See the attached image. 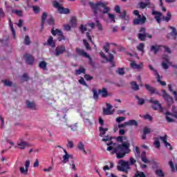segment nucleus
<instances>
[{
	"mask_svg": "<svg viewBox=\"0 0 177 177\" xmlns=\"http://www.w3.org/2000/svg\"><path fill=\"white\" fill-rule=\"evenodd\" d=\"M109 146L106 149L108 151H111V154H116L117 158L121 160V158H124L127 154H129L131 153V144L128 142H124L121 145H118L117 143L113 142L111 141L109 143L107 144Z\"/></svg>",
	"mask_w": 177,
	"mask_h": 177,
	"instance_id": "1",
	"label": "nucleus"
},
{
	"mask_svg": "<svg viewBox=\"0 0 177 177\" xmlns=\"http://www.w3.org/2000/svg\"><path fill=\"white\" fill-rule=\"evenodd\" d=\"M89 5L93 10L94 15H97V12L100 11L103 15H107L111 10L110 7L107 6L109 3L98 1L95 4L93 2H90Z\"/></svg>",
	"mask_w": 177,
	"mask_h": 177,
	"instance_id": "2",
	"label": "nucleus"
},
{
	"mask_svg": "<svg viewBox=\"0 0 177 177\" xmlns=\"http://www.w3.org/2000/svg\"><path fill=\"white\" fill-rule=\"evenodd\" d=\"M118 165L121 166H118V170L120 171L121 172L128 173V169H131V163H129L128 161L120 160H119Z\"/></svg>",
	"mask_w": 177,
	"mask_h": 177,
	"instance_id": "3",
	"label": "nucleus"
},
{
	"mask_svg": "<svg viewBox=\"0 0 177 177\" xmlns=\"http://www.w3.org/2000/svg\"><path fill=\"white\" fill-rule=\"evenodd\" d=\"M51 34L54 37L57 35V39L59 42H62V41H66V37L63 34V32L59 29L55 30V28H53V29L51 30Z\"/></svg>",
	"mask_w": 177,
	"mask_h": 177,
	"instance_id": "4",
	"label": "nucleus"
},
{
	"mask_svg": "<svg viewBox=\"0 0 177 177\" xmlns=\"http://www.w3.org/2000/svg\"><path fill=\"white\" fill-rule=\"evenodd\" d=\"M100 56H101V57H102V59H104V60H106V62H109V63H111L112 64V67H115V64H114V55H113V54L111 53H109V57H107V56H106V55L104 54V53L103 52H100Z\"/></svg>",
	"mask_w": 177,
	"mask_h": 177,
	"instance_id": "5",
	"label": "nucleus"
},
{
	"mask_svg": "<svg viewBox=\"0 0 177 177\" xmlns=\"http://www.w3.org/2000/svg\"><path fill=\"white\" fill-rule=\"evenodd\" d=\"M162 97L165 99V102H167L169 106H172L174 104V98L170 96L169 94L165 90H162Z\"/></svg>",
	"mask_w": 177,
	"mask_h": 177,
	"instance_id": "6",
	"label": "nucleus"
},
{
	"mask_svg": "<svg viewBox=\"0 0 177 177\" xmlns=\"http://www.w3.org/2000/svg\"><path fill=\"white\" fill-rule=\"evenodd\" d=\"M149 103H152V104H154L155 106H152V109L153 110H160V113H162V110H164V109H162V106H161V104L158 103V101L157 100H154L153 98H151L149 100Z\"/></svg>",
	"mask_w": 177,
	"mask_h": 177,
	"instance_id": "7",
	"label": "nucleus"
},
{
	"mask_svg": "<svg viewBox=\"0 0 177 177\" xmlns=\"http://www.w3.org/2000/svg\"><path fill=\"white\" fill-rule=\"evenodd\" d=\"M65 52H66V46H64V45H61L55 48L54 55L57 57L60 56V55H63V53H64Z\"/></svg>",
	"mask_w": 177,
	"mask_h": 177,
	"instance_id": "8",
	"label": "nucleus"
},
{
	"mask_svg": "<svg viewBox=\"0 0 177 177\" xmlns=\"http://www.w3.org/2000/svg\"><path fill=\"white\" fill-rule=\"evenodd\" d=\"M145 86L147 91H148V92H149V93L151 95L155 94V95H158V96H161V93H160L158 90H157V88H155L154 87L150 86V84H145Z\"/></svg>",
	"mask_w": 177,
	"mask_h": 177,
	"instance_id": "9",
	"label": "nucleus"
},
{
	"mask_svg": "<svg viewBox=\"0 0 177 177\" xmlns=\"http://www.w3.org/2000/svg\"><path fill=\"white\" fill-rule=\"evenodd\" d=\"M76 53H77V55H79V56H83L84 57L89 59L90 64H92V58L91 57V56H89V55H88L86 52L84 51V50L77 48H76Z\"/></svg>",
	"mask_w": 177,
	"mask_h": 177,
	"instance_id": "10",
	"label": "nucleus"
},
{
	"mask_svg": "<svg viewBox=\"0 0 177 177\" xmlns=\"http://www.w3.org/2000/svg\"><path fill=\"white\" fill-rule=\"evenodd\" d=\"M24 57L27 64H28L29 66H32V64H34V62H35V59L34 58V57L32 55L25 54L24 55Z\"/></svg>",
	"mask_w": 177,
	"mask_h": 177,
	"instance_id": "11",
	"label": "nucleus"
},
{
	"mask_svg": "<svg viewBox=\"0 0 177 177\" xmlns=\"http://www.w3.org/2000/svg\"><path fill=\"white\" fill-rule=\"evenodd\" d=\"M113 109V106L110 104H106V109H103L104 115H111L114 114V111L111 110Z\"/></svg>",
	"mask_w": 177,
	"mask_h": 177,
	"instance_id": "12",
	"label": "nucleus"
},
{
	"mask_svg": "<svg viewBox=\"0 0 177 177\" xmlns=\"http://www.w3.org/2000/svg\"><path fill=\"white\" fill-rule=\"evenodd\" d=\"M152 15L155 16L154 19L156 20L157 23L160 24V23H161V16H162V13H161V12L153 10Z\"/></svg>",
	"mask_w": 177,
	"mask_h": 177,
	"instance_id": "13",
	"label": "nucleus"
},
{
	"mask_svg": "<svg viewBox=\"0 0 177 177\" xmlns=\"http://www.w3.org/2000/svg\"><path fill=\"white\" fill-rule=\"evenodd\" d=\"M146 3L141 1L138 3L140 9H146V8H150L151 3L150 0H145Z\"/></svg>",
	"mask_w": 177,
	"mask_h": 177,
	"instance_id": "14",
	"label": "nucleus"
},
{
	"mask_svg": "<svg viewBox=\"0 0 177 177\" xmlns=\"http://www.w3.org/2000/svg\"><path fill=\"white\" fill-rule=\"evenodd\" d=\"M146 16L143 15L140 19H133V24L134 26H139V24H145L146 23Z\"/></svg>",
	"mask_w": 177,
	"mask_h": 177,
	"instance_id": "15",
	"label": "nucleus"
},
{
	"mask_svg": "<svg viewBox=\"0 0 177 177\" xmlns=\"http://www.w3.org/2000/svg\"><path fill=\"white\" fill-rule=\"evenodd\" d=\"M130 66L131 68H135L136 70H142L143 68V63L140 62L139 64L135 63V62H131L130 64Z\"/></svg>",
	"mask_w": 177,
	"mask_h": 177,
	"instance_id": "16",
	"label": "nucleus"
},
{
	"mask_svg": "<svg viewBox=\"0 0 177 177\" xmlns=\"http://www.w3.org/2000/svg\"><path fill=\"white\" fill-rule=\"evenodd\" d=\"M64 151L65 153V155L63 156L62 162L64 164H67V162H68V160H70V158H73V155L68 154L67 151H66V149H64Z\"/></svg>",
	"mask_w": 177,
	"mask_h": 177,
	"instance_id": "17",
	"label": "nucleus"
},
{
	"mask_svg": "<svg viewBox=\"0 0 177 177\" xmlns=\"http://www.w3.org/2000/svg\"><path fill=\"white\" fill-rule=\"evenodd\" d=\"M98 94L102 96V97H107L109 96V91L107 88H102V89L98 90Z\"/></svg>",
	"mask_w": 177,
	"mask_h": 177,
	"instance_id": "18",
	"label": "nucleus"
},
{
	"mask_svg": "<svg viewBox=\"0 0 177 177\" xmlns=\"http://www.w3.org/2000/svg\"><path fill=\"white\" fill-rule=\"evenodd\" d=\"M46 45L50 46L51 48H56V43L53 41V37L50 36L47 40Z\"/></svg>",
	"mask_w": 177,
	"mask_h": 177,
	"instance_id": "19",
	"label": "nucleus"
},
{
	"mask_svg": "<svg viewBox=\"0 0 177 177\" xmlns=\"http://www.w3.org/2000/svg\"><path fill=\"white\" fill-rule=\"evenodd\" d=\"M160 48H161V46L152 45L151 46L150 51L153 52L154 55H157L160 52Z\"/></svg>",
	"mask_w": 177,
	"mask_h": 177,
	"instance_id": "20",
	"label": "nucleus"
},
{
	"mask_svg": "<svg viewBox=\"0 0 177 177\" xmlns=\"http://www.w3.org/2000/svg\"><path fill=\"white\" fill-rule=\"evenodd\" d=\"M8 21H9V26L10 28V31L14 38H16V30H15V27H13V22L12 21V19L10 18H8Z\"/></svg>",
	"mask_w": 177,
	"mask_h": 177,
	"instance_id": "21",
	"label": "nucleus"
},
{
	"mask_svg": "<svg viewBox=\"0 0 177 177\" xmlns=\"http://www.w3.org/2000/svg\"><path fill=\"white\" fill-rule=\"evenodd\" d=\"M47 17H48V13L43 12V15L41 16V30H44V26H45V22L46 21Z\"/></svg>",
	"mask_w": 177,
	"mask_h": 177,
	"instance_id": "22",
	"label": "nucleus"
},
{
	"mask_svg": "<svg viewBox=\"0 0 177 177\" xmlns=\"http://www.w3.org/2000/svg\"><path fill=\"white\" fill-rule=\"evenodd\" d=\"M77 149H79L80 151H82L83 154H87V152L85 150V145H84L82 142H80L77 144Z\"/></svg>",
	"mask_w": 177,
	"mask_h": 177,
	"instance_id": "23",
	"label": "nucleus"
},
{
	"mask_svg": "<svg viewBox=\"0 0 177 177\" xmlns=\"http://www.w3.org/2000/svg\"><path fill=\"white\" fill-rule=\"evenodd\" d=\"M141 160L142 162H145V164H149L150 163V160L147 159L146 157V151H142L141 153Z\"/></svg>",
	"mask_w": 177,
	"mask_h": 177,
	"instance_id": "24",
	"label": "nucleus"
},
{
	"mask_svg": "<svg viewBox=\"0 0 177 177\" xmlns=\"http://www.w3.org/2000/svg\"><path fill=\"white\" fill-rule=\"evenodd\" d=\"M26 147H28V144L24 141L18 142V149H20L21 150H24Z\"/></svg>",
	"mask_w": 177,
	"mask_h": 177,
	"instance_id": "25",
	"label": "nucleus"
},
{
	"mask_svg": "<svg viewBox=\"0 0 177 177\" xmlns=\"http://www.w3.org/2000/svg\"><path fill=\"white\" fill-rule=\"evenodd\" d=\"M162 19L163 21H167V23H168L171 20V19H172V14L170 12H168L167 13V16L162 17Z\"/></svg>",
	"mask_w": 177,
	"mask_h": 177,
	"instance_id": "26",
	"label": "nucleus"
},
{
	"mask_svg": "<svg viewBox=\"0 0 177 177\" xmlns=\"http://www.w3.org/2000/svg\"><path fill=\"white\" fill-rule=\"evenodd\" d=\"M138 124L136 120H130L127 121V127H138Z\"/></svg>",
	"mask_w": 177,
	"mask_h": 177,
	"instance_id": "27",
	"label": "nucleus"
},
{
	"mask_svg": "<svg viewBox=\"0 0 177 177\" xmlns=\"http://www.w3.org/2000/svg\"><path fill=\"white\" fill-rule=\"evenodd\" d=\"M138 38L140 41H146V38H147V33H138Z\"/></svg>",
	"mask_w": 177,
	"mask_h": 177,
	"instance_id": "28",
	"label": "nucleus"
},
{
	"mask_svg": "<svg viewBox=\"0 0 177 177\" xmlns=\"http://www.w3.org/2000/svg\"><path fill=\"white\" fill-rule=\"evenodd\" d=\"M99 131L100 132V136H101V138H102L103 136L106 135V132H107V131H109V129L103 128V127H100Z\"/></svg>",
	"mask_w": 177,
	"mask_h": 177,
	"instance_id": "29",
	"label": "nucleus"
},
{
	"mask_svg": "<svg viewBox=\"0 0 177 177\" xmlns=\"http://www.w3.org/2000/svg\"><path fill=\"white\" fill-rule=\"evenodd\" d=\"M135 97L138 100V104H139V106H142V104H145V103H146V101L145 100V99L140 98L138 95H136Z\"/></svg>",
	"mask_w": 177,
	"mask_h": 177,
	"instance_id": "30",
	"label": "nucleus"
},
{
	"mask_svg": "<svg viewBox=\"0 0 177 177\" xmlns=\"http://www.w3.org/2000/svg\"><path fill=\"white\" fill-rule=\"evenodd\" d=\"M26 106L28 109H31V110H35V104L30 101H26Z\"/></svg>",
	"mask_w": 177,
	"mask_h": 177,
	"instance_id": "31",
	"label": "nucleus"
},
{
	"mask_svg": "<svg viewBox=\"0 0 177 177\" xmlns=\"http://www.w3.org/2000/svg\"><path fill=\"white\" fill-rule=\"evenodd\" d=\"M137 50H139V52H142V53H145V44H144V43H140L137 46Z\"/></svg>",
	"mask_w": 177,
	"mask_h": 177,
	"instance_id": "32",
	"label": "nucleus"
},
{
	"mask_svg": "<svg viewBox=\"0 0 177 177\" xmlns=\"http://www.w3.org/2000/svg\"><path fill=\"white\" fill-rule=\"evenodd\" d=\"M46 66L48 64L45 61H41L39 64V68H42V70H47Z\"/></svg>",
	"mask_w": 177,
	"mask_h": 177,
	"instance_id": "33",
	"label": "nucleus"
},
{
	"mask_svg": "<svg viewBox=\"0 0 177 177\" xmlns=\"http://www.w3.org/2000/svg\"><path fill=\"white\" fill-rule=\"evenodd\" d=\"M120 17L124 20L129 21V17L127 16V11L124 10L122 13L120 14Z\"/></svg>",
	"mask_w": 177,
	"mask_h": 177,
	"instance_id": "34",
	"label": "nucleus"
},
{
	"mask_svg": "<svg viewBox=\"0 0 177 177\" xmlns=\"http://www.w3.org/2000/svg\"><path fill=\"white\" fill-rule=\"evenodd\" d=\"M24 45L30 46L31 45V40L30 39V36L26 35L24 40Z\"/></svg>",
	"mask_w": 177,
	"mask_h": 177,
	"instance_id": "35",
	"label": "nucleus"
},
{
	"mask_svg": "<svg viewBox=\"0 0 177 177\" xmlns=\"http://www.w3.org/2000/svg\"><path fill=\"white\" fill-rule=\"evenodd\" d=\"M5 86H14L16 87V84H13V82H10V80H5L3 81Z\"/></svg>",
	"mask_w": 177,
	"mask_h": 177,
	"instance_id": "36",
	"label": "nucleus"
},
{
	"mask_svg": "<svg viewBox=\"0 0 177 177\" xmlns=\"http://www.w3.org/2000/svg\"><path fill=\"white\" fill-rule=\"evenodd\" d=\"M131 89H133V91H139V85H138L136 82H132L131 83Z\"/></svg>",
	"mask_w": 177,
	"mask_h": 177,
	"instance_id": "37",
	"label": "nucleus"
},
{
	"mask_svg": "<svg viewBox=\"0 0 177 177\" xmlns=\"http://www.w3.org/2000/svg\"><path fill=\"white\" fill-rule=\"evenodd\" d=\"M59 13L64 14V15H68V13H70V9L61 7Z\"/></svg>",
	"mask_w": 177,
	"mask_h": 177,
	"instance_id": "38",
	"label": "nucleus"
},
{
	"mask_svg": "<svg viewBox=\"0 0 177 177\" xmlns=\"http://www.w3.org/2000/svg\"><path fill=\"white\" fill-rule=\"evenodd\" d=\"M85 68H80L77 70L75 71V75H80L81 74H85Z\"/></svg>",
	"mask_w": 177,
	"mask_h": 177,
	"instance_id": "39",
	"label": "nucleus"
},
{
	"mask_svg": "<svg viewBox=\"0 0 177 177\" xmlns=\"http://www.w3.org/2000/svg\"><path fill=\"white\" fill-rule=\"evenodd\" d=\"M71 27H77V18H75V17H73L71 19Z\"/></svg>",
	"mask_w": 177,
	"mask_h": 177,
	"instance_id": "40",
	"label": "nucleus"
},
{
	"mask_svg": "<svg viewBox=\"0 0 177 177\" xmlns=\"http://www.w3.org/2000/svg\"><path fill=\"white\" fill-rule=\"evenodd\" d=\"M79 29L82 34H85V31L88 30L86 26H84V24H81Z\"/></svg>",
	"mask_w": 177,
	"mask_h": 177,
	"instance_id": "41",
	"label": "nucleus"
},
{
	"mask_svg": "<svg viewBox=\"0 0 177 177\" xmlns=\"http://www.w3.org/2000/svg\"><path fill=\"white\" fill-rule=\"evenodd\" d=\"M47 24L49 26H55V18H53V17H50V18L47 19Z\"/></svg>",
	"mask_w": 177,
	"mask_h": 177,
	"instance_id": "42",
	"label": "nucleus"
},
{
	"mask_svg": "<svg viewBox=\"0 0 177 177\" xmlns=\"http://www.w3.org/2000/svg\"><path fill=\"white\" fill-rule=\"evenodd\" d=\"M19 171L22 175H28V170L23 167H19Z\"/></svg>",
	"mask_w": 177,
	"mask_h": 177,
	"instance_id": "43",
	"label": "nucleus"
},
{
	"mask_svg": "<svg viewBox=\"0 0 177 177\" xmlns=\"http://www.w3.org/2000/svg\"><path fill=\"white\" fill-rule=\"evenodd\" d=\"M134 177H146V174L143 171H137L134 175Z\"/></svg>",
	"mask_w": 177,
	"mask_h": 177,
	"instance_id": "44",
	"label": "nucleus"
},
{
	"mask_svg": "<svg viewBox=\"0 0 177 177\" xmlns=\"http://www.w3.org/2000/svg\"><path fill=\"white\" fill-rule=\"evenodd\" d=\"M156 175H157V176H159V177H164L165 175H164V172L162 171V169H157L156 170Z\"/></svg>",
	"mask_w": 177,
	"mask_h": 177,
	"instance_id": "45",
	"label": "nucleus"
},
{
	"mask_svg": "<svg viewBox=\"0 0 177 177\" xmlns=\"http://www.w3.org/2000/svg\"><path fill=\"white\" fill-rule=\"evenodd\" d=\"M153 145L156 149H160V147H161V145L160 144V141L158 140V138H155Z\"/></svg>",
	"mask_w": 177,
	"mask_h": 177,
	"instance_id": "46",
	"label": "nucleus"
},
{
	"mask_svg": "<svg viewBox=\"0 0 177 177\" xmlns=\"http://www.w3.org/2000/svg\"><path fill=\"white\" fill-rule=\"evenodd\" d=\"M12 13H15L17 16H19V17H21L23 16V11L19 10H12Z\"/></svg>",
	"mask_w": 177,
	"mask_h": 177,
	"instance_id": "47",
	"label": "nucleus"
},
{
	"mask_svg": "<svg viewBox=\"0 0 177 177\" xmlns=\"http://www.w3.org/2000/svg\"><path fill=\"white\" fill-rule=\"evenodd\" d=\"M32 10L35 12V13H39L41 8L38 6H32Z\"/></svg>",
	"mask_w": 177,
	"mask_h": 177,
	"instance_id": "48",
	"label": "nucleus"
},
{
	"mask_svg": "<svg viewBox=\"0 0 177 177\" xmlns=\"http://www.w3.org/2000/svg\"><path fill=\"white\" fill-rule=\"evenodd\" d=\"M159 139L165 144L168 140V136L165 134L164 136H159Z\"/></svg>",
	"mask_w": 177,
	"mask_h": 177,
	"instance_id": "49",
	"label": "nucleus"
},
{
	"mask_svg": "<svg viewBox=\"0 0 177 177\" xmlns=\"http://www.w3.org/2000/svg\"><path fill=\"white\" fill-rule=\"evenodd\" d=\"M116 73L117 74H119V75H124V74H125V71H124V68H118Z\"/></svg>",
	"mask_w": 177,
	"mask_h": 177,
	"instance_id": "50",
	"label": "nucleus"
},
{
	"mask_svg": "<svg viewBox=\"0 0 177 177\" xmlns=\"http://www.w3.org/2000/svg\"><path fill=\"white\" fill-rule=\"evenodd\" d=\"M93 99H95V100H97V99H99V93H97V91L93 90Z\"/></svg>",
	"mask_w": 177,
	"mask_h": 177,
	"instance_id": "51",
	"label": "nucleus"
},
{
	"mask_svg": "<svg viewBox=\"0 0 177 177\" xmlns=\"http://www.w3.org/2000/svg\"><path fill=\"white\" fill-rule=\"evenodd\" d=\"M96 26L98 28L99 31L103 30V26H102V24L99 21V20H96Z\"/></svg>",
	"mask_w": 177,
	"mask_h": 177,
	"instance_id": "52",
	"label": "nucleus"
},
{
	"mask_svg": "<svg viewBox=\"0 0 177 177\" xmlns=\"http://www.w3.org/2000/svg\"><path fill=\"white\" fill-rule=\"evenodd\" d=\"M116 122H118V124H120V122H122V121H125V117L124 116H121L119 118H117L115 119Z\"/></svg>",
	"mask_w": 177,
	"mask_h": 177,
	"instance_id": "53",
	"label": "nucleus"
},
{
	"mask_svg": "<svg viewBox=\"0 0 177 177\" xmlns=\"http://www.w3.org/2000/svg\"><path fill=\"white\" fill-rule=\"evenodd\" d=\"M79 82L80 84H81V85H83L84 86H88V84H86V82H85V80H84V77H81L79 80Z\"/></svg>",
	"mask_w": 177,
	"mask_h": 177,
	"instance_id": "54",
	"label": "nucleus"
},
{
	"mask_svg": "<svg viewBox=\"0 0 177 177\" xmlns=\"http://www.w3.org/2000/svg\"><path fill=\"white\" fill-rule=\"evenodd\" d=\"M109 16V19H110V20H111V21H113V23H115V15H114V14H108Z\"/></svg>",
	"mask_w": 177,
	"mask_h": 177,
	"instance_id": "55",
	"label": "nucleus"
},
{
	"mask_svg": "<svg viewBox=\"0 0 177 177\" xmlns=\"http://www.w3.org/2000/svg\"><path fill=\"white\" fill-rule=\"evenodd\" d=\"M111 139H113V138H111V136L108 135V136H106L104 138H102V142H109L110 140H111Z\"/></svg>",
	"mask_w": 177,
	"mask_h": 177,
	"instance_id": "56",
	"label": "nucleus"
},
{
	"mask_svg": "<svg viewBox=\"0 0 177 177\" xmlns=\"http://www.w3.org/2000/svg\"><path fill=\"white\" fill-rule=\"evenodd\" d=\"M53 6H54V8H56L59 10H60V9L62 8V6H60V3H59V2H57V1H54L53 2Z\"/></svg>",
	"mask_w": 177,
	"mask_h": 177,
	"instance_id": "57",
	"label": "nucleus"
},
{
	"mask_svg": "<svg viewBox=\"0 0 177 177\" xmlns=\"http://www.w3.org/2000/svg\"><path fill=\"white\" fill-rule=\"evenodd\" d=\"M151 132V129H150L149 127H146L144 128L142 133L149 135Z\"/></svg>",
	"mask_w": 177,
	"mask_h": 177,
	"instance_id": "58",
	"label": "nucleus"
},
{
	"mask_svg": "<svg viewBox=\"0 0 177 177\" xmlns=\"http://www.w3.org/2000/svg\"><path fill=\"white\" fill-rule=\"evenodd\" d=\"M69 128H71V131H77V129H78L77 124L75 123V124H73V125H71V126L69 127Z\"/></svg>",
	"mask_w": 177,
	"mask_h": 177,
	"instance_id": "59",
	"label": "nucleus"
},
{
	"mask_svg": "<svg viewBox=\"0 0 177 177\" xmlns=\"http://www.w3.org/2000/svg\"><path fill=\"white\" fill-rule=\"evenodd\" d=\"M135 151L136 157H139V156H140V150L139 149V147H136Z\"/></svg>",
	"mask_w": 177,
	"mask_h": 177,
	"instance_id": "60",
	"label": "nucleus"
},
{
	"mask_svg": "<svg viewBox=\"0 0 177 177\" xmlns=\"http://www.w3.org/2000/svg\"><path fill=\"white\" fill-rule=\"evenodd\" d=\"M145 120H149V121H153V118L149 114H146L143 116Z\"/></svg>",
	"mask_w": 177,
	"mask_h": 177,
	"instance_id": "61",
	"label": "nucleus"
},
{
	"mask_svg": "<svg viewBox=\"0 0 177 177\" xmlns=\"http://www.w3.org/2000/svg\"><path fill=\"white\" fill-rule=\"evenodd\" d=\"M162 48H164L165 52L167 53H171V49L167 46H161Z\"/></svg>",
	"mask_w": 177,
	"mask_h": 177,
	"instance_id": "62",
	"label": "nucleus"
},
{
	"mask_svg": "<svg viewBox=\"0 0 177 177\" xmlns=\"http://www.w3.org/2000/svg\"><path fill=\"white\" fill-rule=\"evenodd\" d=\"M109 46H110V44L109 43H106L105 46H104L103 49L105 50L106 53H109Z\"/></svg>",
	"mask_w": 177,
	"mask_h": 177,
	"instance_id": "63",
	"label": "nucleus"
},
{
	"mask_svg": "<svg viewBox=\"0 0 177 177\" xmlns=\"http://www.w3.org/2000/svg\"><path fill=\"white\" fill-rule=\"evenodd\" d=\"M64 28L66 30V31H71V26L68 24L64 25Z\"/></svg>",
	"mask_w": 177,
	"mask_h": 177,
	"instance_id": "64",
	"label": "nucleus"
}]
</instances>
